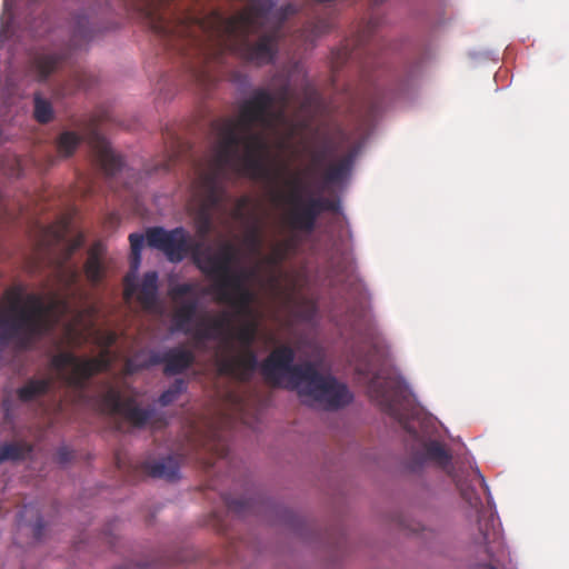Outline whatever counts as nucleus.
Segmentation results:
<instances>
[{"mask_svg": "<svg viewBox=\"0 0 569 569\" xmlns=\"http://www.w3.org/2000/svg\"><path fill=\"white\" fill-rule=\"evenodd\" d=\"M144 240L147 241V237L144 238V236L141 233H131L129 236L131 252L134 256H137V253L141 252L143 244H144Z\"/></svg>", "mask_w": 569, "mask_h": 569, "instance_id": "obj_35", "label": "nucleus"}, {"mask_svg": "<svg viewBox=\"0 0 569 569\" xmlns=\"http://www.w3.org/2000/svg\"><path fill=\"white\" fill-rule=\"evenodd\" d=\"M476 478H477L478 482L481 485V487H483L485 490H488V486L485 481V478L479 471L476 472Z\"/></svg>", "mask_w": 569, "mask_h": 569, "instance_id": "obj_47", "label": "nucleus"}, {"mask_svg": "<svg viewBox=\"0 0 569 569\" xmlns=\"http://www.w3.org/2000/svg\"><path fill=\"white\" fill-rule=\"evenodd\" d=\"M141 470L157 479L174 481L179 479L180 462L176 456H167L156 460H146L140 466Z\"/></svg>", "mask_w": 569, "mask_h": 569, "instance_id": "obj_19", "label": "nucleus"}, {"mask_svg": "<svg viewBox=\"0 0 569 569\" xmlns=\"http://www.w3.org/2000/svg\"><path fill=\"white\" fill-rule=\"evenodd\" d=\"M237 254V248L230 242L222 243L218 250L212 246H197L193 263L213 281L211 289L218 301L232 306L239 313H248L253 295L246 286L248 274L232 269Z\"/></svg>", "mask_w": 569, "mask_h": 569, "instance_id": "obj_3", "label": "nucleus"}, {"mask_svg": "<svg viewBox=\"0 0 569 569\" xmlns=\"http://www.w3.org/2000/svg\"><path fill=\"white\" fill-rule=\"evenodd\" d=\"M107 351L96 358H80L71 351H61L50 359V367L68 386L83 389L88 381L110 367Z\"/></svg>", "mask_w": 569, "mask_h": 569, "instance_id": "obj_8", "label": "nucleus"}, {"mask_svg": "<svg viewBox=\"0 0 569 569\" xmlns=\"http://www.w3.org/2000/svg\"><path fill=\"white\" fill-rule=\"evenodd\" d=\"M258 333V325L254 321H247L237 331L232 330V340L240 343V350L233 353V346L226 350L219 359L220 371L234 379L247 382L251 379L258 367V358L252 349Z\"/></svg>", "mask_w": 569, "mask_h": 569, "instance_id": "obj_7", "label": "nucleus"}, {"mask_svg": "<svg viewBox=\"0 0 569 569\" xmlns=\"http://www.w3.org/2000/svg\"><path fill=\"white\" fill-rule=\"evenodd\" d=\"M140 261H141V252L137 253V256H134L132 252H131V268L133 270H137L139 268V264H140Z\"/></svg>", "mask_w": 569, "mask_h": 569, "instance_id": "obj_44", "label": "nucleus"}, {"mask_svg": "<svg viewBox=\"0 0 569 569\" xmlns=\"http://www.w3.org/2000/svg\"><path fill=\"white\" fill-rule=\"evenodd\" d=\"M198 300L196 298L181 302L173 313V323L178 331L183 333H193L190 325L194 320L198 311Z\"/></svg>", "mask_w": 569, "mask_h": 569, "instance_id": "obj_23", "label": "nucleus"}, {"mask_svg": "<svg viewBox=\"0 0 569 569\" xmlns=\"http://www.w3.org/2000/svg\"><path fill=\"white\" fill-rule=\"evenodd\" d=\"M94 29L87 16H79L74 21L69 44L60 49H47L32 56L28 71L39 82H44L56 71L68 64L72 50L81 49L93 38Z\"/></svg>", "mask_w": 569, "mask_h": 569, "instance_id": "obj_6", "label": "nucleus"}, {"mask_svg": "<svg viewBox=\"0 0 569 569\" xmlns=\"http://www.w3.org/2000/svg\"><path fill=\"white\" fill-rule=\"evenodd\" d=\"M367 338H368V340H369L370 345H371L373 348H377V346H378V332H377L376 328L370 327V328L368 329Z\"/></svg>", "mask_w": 569, "mask_h": 569, "instance_id": "obj_41", "label": "nucleus"}, {"mask_svg": "<svg viewBox=\"0 0 569 569\" xmlns=\"http://www.w3.org/2000/svg\"><path fill=\"white\" fill-rule=\"evenodd\" d=\"M293 98L288 83L276 94L266 89L256 90L244 100L238 118H222L212 122L219 143L208 167L193 181L194 196L200 200L196 216L197 232L207 237L212 230V210L223 200L228 171L250 178H267L269 169L266 159L269 144L262 130H276L286 121L287 108Z\"/></svg>", "mask_w": 569, "mask_h": 569, "instance_id": "obj_1", "label": "nucleus"}, {"mask_svg": "<svg viewBox=\"0 0 569 569\" xmlns=\"http://www.w3.org/2000/svg\"><path fill=\"white\" fill-rule=\"evenodd\" d=\"M84 242V238L82 234H78L68 246L67 257L66 259H69L74 251H77Z\"/></svg>", "mask_w": 569, "mask_h": 569, "instance_id": "obj_37", "label": "nucleus"}, {"mask_svg": "<svg viewBox=\"0 0 569 569\" xmlns=\"http://www.w3.org/2000/svg\"><path fill=\"white\" fill-rule=\"evenodd\" d=\"M163 359H164V352L161 353V355L152 353L149 357L147 366H156V365H163L164 366V360Z\"/></svg>", "mask_w": 569, "mask_h": 569, "instance_id": "obj_40", "label": "nucleus"}, {"mask_svg": "<svg viewBox=\"0 0 569 569\" xmlns=\"http://www.w3.org/2000/svg\"><path fill=\"white\" fill-rule=\"evenodd\" d=\"M58 278L66 289H71L78 284L80 273L76 266L60 264L58 268Z\"/></svg>", "mask_w": 569, "mask_h": 569, "instance_id": "obj_30", "label": "nucleus"}, {"mask_svg": "<svg viewBox=\"0 0 569 569\" xmlns=\"http://www.w3.org/2000/svg\"><path fill=\"white\" fill-rule=\"evenodd\" d=\"M244 243L252 253H260L262 247V236L259 227L254 226L247 232L244 237Z\"/></svg>", "mask_w": 569, "mask_h": 569, "instance_id": "obj_32", "label": "nucleus"}, {"mask_svg": "<svg viewBox=\"0 0 569 569\" xmlns=\"http://www.w3.org/2000/svg\"><path fill=\"white\" fill-rule=\"evenodd\" d=\"M128 11L137 13L148 27L163 38L182 37L184 27L178 26L164 9L169 0H121Z\"/></svg>", "mask_w": 569, "mask_h": 569, "instance_id": "obj_11", "label": "nucleus"}, {"mask_svg": "<svg viewBox=\"0 0 569 569\" xmlns=\"http://www.w3.org/2000/svg\"><path fill=\"white\" fill-rule=\"evenodd\" d=\"M172 166V160H167L161 164V169L164 171H169Z\"/></svg>", "mask_w": 569, "mask_h": 569, "instance_id": "obj_48", "label": "nucleus"}, {"mask_svg": "<svg viewBox=\"0 0 569 569\" xmlns=\"http://www.w3.org/2000/svg\"><path fill=\"white\" fill-rule=\"evenodd\" d=\"M331 153V148L329 141H326L320 149L313 150L311 152V161L316 167H320L325 163L328 157Z\"/></svg>", "mask_w": 569, "mask_h": 569, "instance_id": "obj_34", "label": "nucleus"}, {"mask_svg": "<svg viewBox=\"0 0 569 569\" xmlns=\"http://www.w3.org/2000/svg\"><path fill=\"white\" fill-rule=\"evenodd\" d=\"M353 153L342 157L337 163L330 164L323 173V180L327 183H337L342 181L350 172L353 163Z\"/></svg>", "mask_w": 569, "mask_h": 569, "instance_id": "obj_25", "label": "nucleus"}, {"mask_svg": "<svg viewBox=\"0 0 569 569\" xmlns=\"http://www.w3.org/2000/svg\"><path fill=\"white\" fill-rule=\"evenodd\" d=\"M178 398L176 396H173L169 390H164L158 401L159 403L162 406V407H167L169 405H171L173 401H176Z\"/></svg>", "mask_w": 569, "mask_h": 569, "instance_id": "obj_38", "label": "nucleus"}, {"mask_svg": "<svg viewBox=\"0 0 569 569\" xmlns=\"http://www.w3.org/2000/svg\"><path fill=\"white\" fill-rule=\"evenodd\" d=\"M43 528L44 522L41 518H39L33 526V533L37 539H40Z\"/></svg>", "mask_w": 569, "mask_h": 569, "instance_id": "obj_42", "label": "nucleus"}, {"mask_svg": "<svg viewBox=\"0 0 569 569\" xmlns=\"http://www.w3.org/2000/svg\"><path fill=\"white\" fill-rule=\"evenodd\" d=\"M409 432L412 435V437H413V438H417V437H418V435H417V432H416V431H412V430H410V429H409Z\"/></svg>", "mask_w": 569, "mask_h": 569, "instance_id": "obj_54", "label": "nucleus"}, {"mask_svg": "<svg viewBox=\"0 0 569 569\" xmlns=\"http://www.w3.org/2000/svg\"><path fill=\"white\" fill-rule=\"evenodd\" d=\"M163 373L176 376L184 372L194 362V355L191 350L176 347L164 351Z\"/></svg>", "mask_w": 569, "mask_h": 569, "instance_id": "obj_20", "label": "nucleus"}, {"mask_svg": "<svg viewBox=\"0 0 569 569\" xmlns=\"http://www.w3.org/2000/svg\"><path fill=\"white\" fill-rule=\"evenodd\" d=\"M356 371L368 380V393L370 398L388 415L398 417V405L402 388L398 381L391 378H381L369 362L358 363Z\"/></svg>", "mask_w": 569, "mask_h": 569, "instance_id": "obj_12", "label": "nucleus"}, {"mask_svg": "<svg viewBox=\"0 0 569 569\" xmlns=\"http://www.w3.org/2000/svg\"><path fill=\"white\" fill-rule=\"evenodd\" d=\"M88 87L84 72L73 71L67 80L53 87L52 93L56 98H64L76 93L80 89Z\"/></svg>", "mask_w": 569, "mask_h": 569, "instance_id": "obj_24", "label": "nucleus"}, {"mask_svg": "<svg viewBox=\"0 0 569 569\" xmlns=\"http://www.w3.org/2000/svg\"><path fill=\"white\" fill-rule=\"evenodd\" d=\"M287 192H280L278 200L287 206L286 222L296 231L310 233L316 229L322 212H338L339 201L325 197H302L301 179L298 174L286 181Z\"/></svg>", "mask_w": 569, "mask_h": 569, "instance_id": "obj_4", "label": "nucleus"}, {"mask_svg": "<svg viewBox=\"0 0 569 569\" xmlns=\"http://www.w3.org/2000/svg\"><path fill=\"white\" fill-rule=\"evenodd\" d=\"M32 451V446L24 441L6 442L0 446V463L21 461Z\"/></svg>", "mask_w": 569, "mask_h": 569, "instance_id": "obj_26", "label": "nucleus"}, {"mask_svg": "<svg viewBox=\"0 0 569 569\" xmlns=\"http://www.w3.org/2000/svg\"><path fill=\"white\" fill-rule=\"evenodd\" d=\"M133 291H134V287H133V286H130L129 283H127V286H126V291H124V292H126V296H127V297H130V296L133 293Z\"/></svg>", "mask_w": 569, "mask_h": 569, "instance_id": "obj_49", "label": "nucleus"}, {"mask_svg": "<svg viewBox=\"0 0 569 569\" xmlns=\"http://www.w3.org/2000/svg\"><path fill=\"white\" fill-rule=\"evenodd\" d=\"M223 501L229 510L233 511L234 513H237L239 516H243L248 512H252L256 510L257 500L252 499V498L238 499V498H231L229 496H224Z\"/></svg>", "mask_w": 569, "mask_h": 569, "instance_id": "obj_29", "label": "nucleus"}, {"mask_svg": "<svg viewBox=\"0 0 569 569\" xmlns=\"http://www.w3.org/2000/svg\"><path fill=\"white\" fill-rule=\"evenodd\" d=\"M296 12L291 3L274 9L271 0H258L230 17L211 12L201 28L219 54L230 52L244 62L263 66L276 58L281 28Z\"/></svg>", "mask_w": 569, "mask_h": 569, "instance_id": "obj_2", "label": "nucleus"}, {"mask_svg": "<svg viewBox=\"0 0 569 569\" xmlns=\"http://www.w3.org/2000/svg\"><path fill=\"white\" fill-rule=\"evenodd\" d=\"M106 247L102 242H94L88 250V257L83 266V272L88 282L96 287L100 284L107 273L104 266Z\"/></svg>", "mask_w": 569, "mask_h": 569, "instance_id": "obj_18", "label": "nucleus"}, {"mask_svg": "<svg viewBox=\"0 0 569 569\" xmlns=\"http://www.w3.org/2000/svg\"><path fill=\"white\" fill-rule=\"evenodd\" d=\"M298 395L312 399L327 410L343 408L352 401L349 388L335 377L321 373L315 363Z\"/></svg>", "mask_w": 569, "mask_h": 569, "instance_id": "obj_9", "label": "nucleus"}, {"mask_svg": "<svg viewBox=\"0 0 569 569\" xmlns=\"http://www.w3.org/2000/svg\"><path fill=\"white\" fill-rule=\"evenodd\" d=\"M269 280L272 284H276L278 282V278L274 274L270 276Z\"/></svg>", "mask_w": 569, "mask_h": 569, "instance_id": "obj_51", "label": "nucleus"}, {"mask_svg": "<svg viewBox=\"0 0 569 569\" xmlns=\"http://www.w3.org/2000/svg\"><path fill=\"white\" fill-rule=\"evenodd\" d=\"M137 299L147 311L156 308L158 302V273L156 271H149L143 274Z\"/></svg>", "mask_w": 569, "mask_h": 569, "instance_id": "obj_21", "label": "nucleus"}, {"mask_svg": "<svg viewBox=\"0 0 569 569\" xmlns=\"http://www.w3.org/2000/svg\"><path fill=\"white\" fill-rule=\"evenodd\" d=\"M193 336L197 340L221 339L224 345V351L232 347V326L229 313L222 312L214 317H202L196 328Z\"/></svg>", "mask_w": 569, "mask_h": 569, "instance_id": "obj_15", "label": "nucleus"}, {"mask_svg": "<svg viewBox=\"0 0 569 569\" xmlns=\"http://www.w3.org/2000/svg\"><path fill=\"white\" fill-rule=\"evenodd\" d=\"M351 56V53L347 50V48L343 49V59H348V57Z\"/></svg>", "mask_w": 569, "mask_h": 569, "instance_id": "obj_52", "label": "nucleus"}, {"mask_svg": "<svg viewBox=\"0 0 569 569\" xmlns=\"http://www.w3.org/2000/svg\"><path fill=\"white\" fill-rule=\"evenodd\" d=\"M33 107V116L39 123H48L53 119L51 102L42 98L39 92L34 93Z\"/></svg>", "mask_w": 569, "mask_h": 569, "instance_id": "obj_28", "label": "nucleus"}, {"mask_svg": "<svg viewBox=\"0 0 569 569\" xmlns=\"http://www.w3.org/2000/svg\"><path fill=\"white\" fill-rule=\"evenodd\" d=\"M52 237L56 242H61L64 239V231L54 229L52 230Z\"/></svg>", "mask_w": 569, "mask_h": 569, "instance_id": "obj_45", "label": "nucleus"}, {"mask_svg": "<svg viewBox=\"0 0 569 569\" xmlns=\"http://www.w3.org/2000/svg\"><path fill=\"white\" fill-rule=\"evenodd\" d=\"M131 366H132V363L129 361V362L127 363V367H128V369H129L130 371L132 370V369H131Z\"/></svg>", "mask_w": 569, "mask_h": 569, "instance_id": "obj_56", "label": "nucleus"}, {"mask_svg": "<svg viewBox=\"0 0 569 569\" xmlns=\"http://www.w3.org/2000/svg\"><path fill=\"white\" fill-rule=\"evenodd\" d=\"M177 398L187 390V383L183 379H176L173 383L167 389Z\"/></svg>", "mask_w": 569, "mask_h": 569, "instance_id": "obj_36", "label": "nucleus"}, {"mask_svg": "<svg viewBox=\"0 0 569 569\" xmlns=\"http://www.w3.org/2000/svg\"><path fill=\"white\" fill-rule=\"evenodd\" d=\"M53 380L47 378H30L17 389V397L21 402H30L39 397L46 396L52 388Z\"/></svg>", "mask_w": 569, "mask_h": 569, "instance_id": "obj_22", "label": "nucleus"}, {"mask_svg": "<svg viewBox=\"0 0 569 569\" xmlns=\"http://www.w3.org/2000/svg\"><path fill=\"white\" fill-rule=\"evenodd\" d=\"M58 455H59V460L61 462H67L69 460V452L67 451V449L63 448V449L59 450Z\"/></svg>", "mask_w": 569, "mask_h": 569, "instance_id": "obj_46", "label": "nucleus"}, {"mask_svg": "<svg viewBox=\"0 0 569 569\" xmlns=\"http://www.w3.org/2000/svg\"><path fill=\"white\" fill-rule=\"evenodd\" d=\"M296 351L289 345L276 347L261 361L259 371L269 386L299 392L313 363H295Z\"/></svg>", "mask_w": 569, "mask_h": 569, "instance_id": "obj_5", "label": "nucleus"}, {"mask_svg": "<svg viewBox=\"0 0 569 569\" xmlns=\"http://www.w3.org/2000/svg\"><path fill=\"white\" fill-rule=\"evenodd\" d=\"M479 569H497V568L487 563V565L480 566Z\"/></svg>", "mask_w": 569, "mask_h": 569, "instance_id": "obj_50", "label": "nucleus"}, {"mask_svg": "<svg viewBox=\"0 0 569 569\" xmlns=\"http://www.w3.org/2000/svg\"><path fill=\"white\" fill-rule=\"evenodd\" d=\"M224 453H226L224 449H221L220 452H219V456L222 457V456H224Z\"/></svg>", "mask_w": 569, "mask_h": 569, "instance_id": "obj_55", "label": "nucleus"}, {"mask_svg": "<svg viewBox=\"0 0 569 569\" xmlns=\"http://www.w3.org/2000/svg\"><path fill=\"white\" fill-rule=\"evenodd\" d=\"M196 290V284L193 283H180L172 287L169 290V296L176 303L180 302L181 298L188 295H192Z\"/></svg>", "mask_w": 569, "mask_h": 569, "instance_id": "obj_33", "label": "nucleus"}, {"mask_svg": "<svg viewBox=\"0 0 569 569\" xmlns=\"http://www.w3.org/2000/svg\"><path fill=\"white\" fill-rule=\"evenodd\" d=\"M99 407L103 413L121 416L137 428L144 427L156 412L151 407L140 408L134 398H123L121 392L114 388H109L101 395Z\"/></svg>", "mask_w": 569, "mask_h": 569, "instance_id": "obj_13", "label": "nucleus"}, {"mask_svg": "<svg viewBox=\"0 0 569 569\" xmlns=\"http://www.w3.org/2000/svg\"><path fill=\"white\" fill-rule=\"evenodd\" d=\"M147 243L150 248L162 251L170 262H181L188 254L193 259V252L197 246L208 247L200 242H192L189 232L177 227L172 230H166L162 227H152L147 230Z\"/></svg>", "mask_w": 569, "mask_h": 569, "instance_id": "obj_10", "label": "nucleus"}, {"mask_svg": "<svg viewBox=\"0 0 569 569\" xmlns=\"http://www.w3.org/2000/svg\"><path fill=\"white\" fill-rule=\"evenodd\" d=\"M426 462H433L446 469L451 463V455L446 447L437 441H422L420 448L411 452L412 469L422 467Z\"/></svg>", "mask_w": 569, "mask_h": 569, "instance_id": "obj_17", "label": "nucleus"}, {"mask_svg": "<svg viewBox=\"0 0 569 569\" xmlns=\"http://www.w3.org/2000/svg\"><path fill=\"white\" fill-rule=\"evenodd\" d=\"M86 140L92 150L97 163L107 176H113L120 171L123 160L113 152L109 141L99 132L96 120H92L89 124Z\"/></svg>", "mask_w": 569, "mask_h": 569, "instance_id": "obj_14", "label": "nucleus"}, {"mask_svg": "<svg viewBox=\"0 0 569 569\" xmlns=\"http://www.w3.org/2000/svg\"><path fill=\"white\" fill-rule=\"evenodd\" d=\"M114 340H116V336H114V335H111V336L109 337V343H110V345H111V343H113V342H114Z\"/></svg>", "mask_w": 569, "mask_h": 569, "instance_id": "obj_53", "label": "nucleus"}, {"mask_svg": "<svg viewBox=\"0 0 569 569\" xmlns=\"http://www.w3.org/2000/svg\"><path fill=\"white\" fill-rule=\"evenodd\" d=\"M317 100V94L316 92H309L307 93V97L302 103V109L307 108L308 106L315 103Z\"/></svg>", "mask_w": 569, "mask_h": 569, "instance_id": "obj_43", "label": "nucleus"}, {"mask_svg": "<svg viewBox=\"0 0 569 569\" xmlns=\"http://www.w3.org/2000/svg\"><path fill=\"white\" fill-rule=\"evenodd\" d=\"M83 137L73 131L62 132L56 142V148L60 157L68 158L74 153Z\"/></svg>", "mask_w": 569, "mask_h": 569, "instance_id": "obj_27", "label": "nucleus"}, {"mask_svg": "<svg viewBox=\"0 0 569 569\" xmlns=\"http://www.w3.org/2000/svg\"><path fill=\"white\" fill-rule=\"evenodd\" d=\"M376 28V22L372 20L368 23L366 30L363 31V34L359 38V43L362 44L363 42L368 41V38L372 34L373 30Z\"/></svg>", "mask_w": 569, "mask_h": 569, "instance_id": "obj_39", "label": "nucleus"}, {"mask_svg": "<svg viewBox=\"0 0 569 569\" xmlns=\"http://www.w3.org/2000/svg\"><path fill=\"white\" fill-rule=\"evenodd\" d=\"M289 244L287 242L279 243L272 249L271 253L263 257L262 262L270 268H277L287 258Z\"/></svg>", "mask_w": 569, "mask_h": 569, "instance_id": "obj_31", "label": "nucleus"}, {"mask_svg": "<svg viewBox=\"0 0 569 569\" xmlns=\"http://www.w3.org/2000/svg\"><path fill=\"white\" fill-rule=\"evenodd\" d=\"M458 488L460 490L462 499L478 512L479 531L481 533V543L486 546V552L489 558H492V550L490 545L500 539V532L496 528L495 518L490 515L485 522H482V500L475 489L467 482H459Z\"/></svg>", "mask_w": 569, "mask_h": 569, "instance_id": "obj_16", "label": "nucleus"}]
</instances>
